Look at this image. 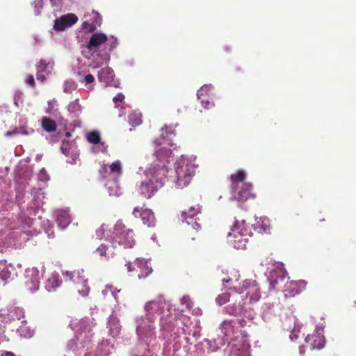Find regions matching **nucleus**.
<instances>
[{"label":"nucleus","instance_id":"nucleus-39","mask_svg":"<svg viewBox=\"0 0 356 356\" xmlns=\"http://www.w3.org/2000/svg\"><path fill=\"white\" fill-rule=\"evenodd\" d=\"M83 29L87 30L88 32H93L96 30V25L88 23V22H84L82 24Z\"/></svg>","mask_w":356,"mask_h":356},{"label":"nucleus","instance_id":"nucleus-15","mask_svg":"<svg viewBox=\"0 0 356 356\" xmlns=\"http://www.w3.org/2000/svg\"><path fill=\"white\" fill-rule=\"evenodd\" d=\"M72 329L75 330L76 337L78 339L82 337L83 334H85V337H91V327L90 325L84 320H74L72 321L70 325Z\"/></svg>","mask_w":356,"mask_h":356},{"label":"nucleus","instance_id":"nucleus-27","mask_svg":"<svg viewBox=\"0 0 356 356\" xmlns=\"http://www.w3.org/2000/svg\"><path fill=\"white\" fill-rule=\"evenodd\" d=\"M108 326L110 329V333L113 335V337L118 335L121 330L120 321L113 316H111L109 318Z\"/></svg>","mask_w":356,"mask_h":356},{"label":"nucleus","instance_id":"nucleus-26","mask_svg":"<svg viewBox=\"0 0 356 356\" xmlns=\"http://www.w3.org/2000/svg\"><path fill=\"white\" fill-rule=\"evenodd\" d=\"M41 127L46 132L52 133L56 131L57 124L54 120L48 117H42Z\"/></svg>","mask_w":356,"mask_h":356},{"label":"nucleus","instance_id":"nucleus-55","mask_svg":"<svg viewBox=\"0 0 356 356\" xmlns=\"http://www.w3.org/2000/svg\"><path fill=\"white\" fill-rule=\"evenodd\" d=\"M66 136L70 137V134L69 132H67L66 133Z\"/></svg>","mask_w":356,"mask_h":356},{"label":"nucleus","instance_id":"nucleus-11","mask_svg":"<svg viewBox=\"0 0 356 356\" xmlns=\"http://www.w3.org/2000/svg\"><path fill=\"white\" fill-rule=\"evenodd\" d=\"M231 348L229 351L230 356H250V344L244 338L239 340L232 341Z\"/></svg>","mask_w":356,"mask_h":356},{"label":"nucleus","instance_id":"nucleus-44","mask_svg":"<svg viewBox=\"0 0 356 356\" xmlns=\"http://www.w3.org/2000/svg\"><path fill=\"white\" fill-rule=\"evenodd\" d=\"M10 273L8 271V270L7 269H3L1 273H0V277L2 280H6L7 279L9 278L10 277Z\"/></svg>","mask_w":356,"mask_h":356},{"label":"nucleus","instance_id":"nucleus-54","mask_svg":"<svg viewBox=\"0 0 356 356\" xmlns=\"http://www.w3.org/2000/svg\"><path fill=\"white\" fill-rule=\"evenodd\" d=\"M222 281L223 282H229V280H226V279H222Z\"/></svg>","mask_w":356,"mask_h":356},{"label":"nucleus","instance_id":"nucleus-30","mask_svg":"<svg viewBox=\"0 0 356 356\" xmlns=\"http://www.w3.org/2000/svg\"><path fill=\"white\" fill-rule=\"evenodd\" d=\"M280 273L282 275L280 276V280H282L284 279L285 276L284 275V272H282L281 270L277 272V270H275L274 272H272L270 273V289H275L277 284H278V280L277 279H274V277L278 274Z\"/></svg>","mask_w":356,"mask_h":356},{"label":"nucleus","instance_id":"nucleus-52","mask_svg":"<svg viewBox=\"0 0 356 356\" xmlns=\"http://www.w3.org/2000/svg\"><path fill=\"white\" fill-rule=\"evenodd\" d=\"M4 356H15V354L12 352L6 351L4 353Z\"/></svg>","mask_w":356,"mask_h":356},{"label":"nucleus","instance_id":"nucleus-49","mask_svg":"<svg viewBox=\"0 0 356 356\" xmlns=\"http://www.w3.org/2000/svg\"><path fill=\"white\" fill-rule=\"evenodd\" d=\"M40 66H38V68H41V70H44L46 67V65L44 63V60H41L40 63Z\"/></svg>","mask_w":356,"mask_h":356},{"label":"nucleus","instance_id":"nucleus-24","mask_svg":"<svg viewBox=\"0 0 356 356\" xmlns=\"http://www.w3.org/2000/svg\"><path fill=\"white\" fill-rule=\"evenodd\" d=\"M209 86H202L200 90H197V98L200 100L201 104L202 106L207 109H209L213 106H214V104L211 102L208 97H206L204 92L208 90Z\"/></svg>","mask_w":356,"mask_h":356},{"label":"nucleus","instance_id":"nucleus-9","mask_svg":"<svg viewBox=\"0 0 356 356\" xmlns=\"http://www.w3.org/2000/svg\"><path fill=\"white\" fill-rule=\"evenodd\" d=\"M132 215L138 218H140L143 224L148 227H154L156 220L152 211L147 208L136 207L132 211Z\"/></svg>","mask_w":356,"mask_h":356},{"label":"nucleus","instance_id":"nucleus-51","mask_svg":"<svg viewBox=\"0 0 356 356\" xmlns=\"http://www.w3.org/2000/svg\"><path fill=\"white\" fill-rule=\"evenodd\" d=\"M13 135H15V133H14V129L13 131H7L5 134V136H7V137H10V136H12Z\"/></svg>","mask_w":356,"mask_h":356},{"label":"nucleus","instance_id":"nucleus-3","mask_svg":"<svg viewBox=\"0 0 356 356\" xmlns=\"http://www.w3.org/2000/svg\"><path fill=\"white\" fill-rule=\"evenodd\" d=\"M245 323L243 318L224 321L220 326L224 341H232L241 337L242 335L241 329L244 327Z\"/></svg>","mask_w":356,"mask_h":356},{"label":"nucleus","instance_id":"nucleus-4","mask_svg":"<svg viewBox=\"0 0 356 356\" xmlns=\"http://www.w3.org/2000/svg\"><path fill=\"white\" fill-rule=\"evenodd\" d=\"M113 239V245L118 243L125 248H132L136 243L134 230L127 228L122 221L115 223Z\"/></svg>","mask_w":356,"mask_h":356},{"label":"nucleus","instance_id":"nucleus-36","mask_svg":"<svg viewBox=\"0 0 356 356\" xmlns=\"http://www.w3.org/2000/svg\"><path fill=\"white\" fill-rule=\"evenodd\" d=\"M261 298V293H260V289L257 291H256L255 293L253 292L252 294L250 295V296H249V298H248V302L250 304H252V303H254V302H257V301L259 300Z\"/></svg>","mask_w":356,"mask_h":356},{"label":"nucleus","instance_id":"nucleus-12","mask_svg":"<svg viewBox=\"0 0 356 356\" xmlns=\"http://www.w3.org/2000/svg\"><path fill=\"white\" fill-rule=\"evenodd\" d=\"M78 21L77 16L74 13H69L61 16L54 21V29L56 31H64L67 27H70Z\"/></svg>","mask_w":356,"mask_h":356},{"label":"nucleus","instance_id":"nucleus-43","mask_svg":"<svg viewBox=\"0 0 356 356\" xmlns=\"http://www.w3.org/2000/svg\"><path fill=\"white\" fill-rule=\"evenodd\" d=\"M107 170H108V166L106 165H102L99 173L101 175L102 178L106 179L107 178Z\"/></svg>","mask_w":356,"mask_h":356},{"label":"nucleus","instance_id":"nucleus-50","mask_svg":"<svg viewBox=\"0 0 356 356\" xmlns=\"http://www.w3.org/2000/svg\"><path fill=\"white\" fill-rule=\"evenodd\" d=\"M37 79L38 80H40L41 81H44L45 80V76L43 74H38L37 75Z\"/></svg>","mask_w":356,"mask_h":356},{"label":"nucleus","instance_id":"nucleus-40","mask_svg":"<svg viewBox=\"0 0 356 356\" xmlns=\"http://www.w3.org/2000/svg\"><path fill=\"white\" fill-rule=\"evenodd\" d=\"M105 234V229L104 227V225L101 226L99 228H98L95 232V238L97 239H102ZM92 237H95V236H92Z\"/></svg>","mask_w":356,"mask_h":356},{"label":"nucleus","instance_id":"nucleus-2","mask_svg":"<svg viewBox=\"0 0 356 356\" xmlns=\"http://www.w3.org/2000/svg\"><path fill=\"white\" fill-rule=\"evenodd\" d=\"M146 317L138 322L137 333L142 339L151 337L154 329L152 323L157 317H160L164 326L168 323V316L170 309L167 303L163 300L149 301L145 305Z\"/></svg>","mask_w":356,"mask_h":356},{"label":"nucleus","instance_id":"nucleus-42","mask_svg":"<svg viewBox=\"0 0 356 356\" xmlns=\"http://www.w3.org/2000/svg\"><path fill=\"white\" fill-rule=\"evenodd\" d=\"M124 99V95L120 92L118 93L113 99V102L117 104L118 102H122Z\"/></svg>","mask_w":356,"mask_h":356},{"label":"nucleus","instance_id":"nucleus-19","mask_svg":"<svg viewBox=\"0 0 356 356\" xmlns=\"http://www.w3.org/2000/svg\"><path fill=\"white\" fill-rule=\"evenodd\" d=\"M229 178L232 182V193H234L238 190L240 185L245 183L244 181L246 178V174L243 170H238L236 172L232 174Z\"/></svg>","mask_w":356,"mask_h":356},{"label":"nucleus","instance_id":"nucleus-5","mask_svg":"<svg viewBox=\"0 0 356 356\" xmlns=\"http://www.w3.org/2000/svg\"><path fill=\"white\" fill-rule=\"evenodd\" d=\"M177 185L184 188L188 186L195 175V165L188 159H181L177 164Z\"/></svg>","mask_w":356,"mask_h":356},{"label":"nucleus","instance_id":"nucleus-38","mask_svg":"<svg viewBox=\"0 0 356 356\" xmlns=\"http://www.w3.org/2000/svg\"><path fill=\"white\" fill-rule=\"evenodd\" d=\"M108 245L105 244H102L100 246H99L96 251L100 256H106V252L110 251Z\"/></svg>","mask_w":356,"mask_h":356},{"label":"nucleus","instance_id":"nucleus-46","mask_svg":"<svg viewBox=\"0 0 356 356\" xmlns=\"http://www.w3.org/2000/svg\"><path fill=\"white\" fill-rule=\"evenodd\" d=\"M84 80L86 83H92L94 81L95 79L92 74H88L85 76Z\"/></svg>","mask_w":356,"mask_h":356},{"label":"nucleus","instance_id":"nucleus-33","mask_svg":"<svg viewBox=\"0 0 356 356\" xmlns=\"http://www.w3.org/2000/svg\"><path fill=\"white\" fill-rule=\"evenodd\" d=\"M177 325L181 323L184 327H188L191 324V318L188 316L180 314L176 319Z\"/></svg>","mask_w":356,"mask_h":356},{"label":"nucleus","instance_id":"nucleus-34","mask_svg":"<svg viewBox=\"0 0 356 356\" xmlns=\"http://www.w3.org/2000/svg\"><path fill=\"white\" fill-rule=\"evenodd\" d=\"M230 294L228 293H222V294L218 295L216 298V302L219 305H222L230 300Z\"/></svg>","mask_w":356,"mask_h":356},{"label":"nucleus","instance_id":"nucleus-23","mask_svg":"<svg viewBox=\"0 0 356 356\" xmlns=\"http://www.w3.org/2000/svg\"><path fill=\"white\" fill-rule=\"evenodd\" d=\"M56 221L58 227L64 229L71 222V216L67 211L60 210L56 212Z\"/></svg>","mask_w":356,"mask_h":356},{"label":"nucleus","instance_id":"nucleus-1","mask_svg":"<svg viewBox=\"0 0 356 356\" xmlns=\"http://www.w3.org/2000/svg\"><path fill=\"white\" fill-rule=\"evenodd\" d=\"M156 159L145 171L146 179L142 181L139 192L145 198H151L161 188L167 178L168 159L172 152L165 147L156 150L154 154Z\"/></svg>","mask_w":356,"mask_h":356},{"label":"nucleus","instance_id":"nucleus-29","mask_svg":"<svg viewBox=\"0 0 356 356\" xmlns=\"http://www.w3.org/2000/svg\"><path fill=\"white\" fill-rule=\"evenodd\" d=\"M129 122L133 127H136L142 123V115L140 113L132 112L129 115Z\"/></svg>","mask_w":356,"mask_h":356},{"label":"nucleus","instance_id":"nucleus-18","mask_svg":"<svg viewBox=\"0 0 356 356\" xmlns=\"http://www.w3.org/2000/svg\"><path fill=\"white\" fill-rule=\"evenodd\" d=\"M240 289L241 291L238 293L241 295L242 293L245 292V300L246 301L253 292L255 293L260 289L255 280H246L243 282Z\"/></svg>","mask_w":356,"mask_h":356},{"label":"nucleus","instance_id":"nucleus-20","mask_svg":"<svg viewBox=\"0 0 356 356\" xmlns=\"http://www.w3.org/2000/svg\"><path fill=\"white\" fill-rule=\"evenodd\" d=\"M252 225L254 229L260 234L269 233L270 229V220L267 218H257Z\"/></svg>","mask_w":356,"mask_h":356},{"label":"nucleus","instance_id":"nucleus-45","mask_svg":"<svg viewBox=\"0 0 356 356\" xmlns=\"http://www.w3.org/2000/svg\"><path fill=\"white\" fill-rule=\"evenodd\" d=\"M26 82L32 87L35 86V80L33 75H28L26 79Z\"/></svg>","mask_w":356,"mask_h":356},{"label":"nucleus","instance_id":"nucleus-13","mask_svg":"<svg viewBox=\"0 0 356 356\" xmlns=\"http://www.w3.org/2000/svg\"><path fill=\"white\" fill-rule=\"evenodd\" d=\"M161 141H160V139L159 138H156L154 140V143L156 146H160V147L158 148L156 150L162 147H165L168 149L172 150L171 149L167 147L168 145L171 147L173 145L172 143L171 142V138L168 139L167 138H170L171 136L175 135L174 129L170 127L165 126L161 129ZM171 152H172V151Z\"/></svg>","mask_w":356,"mask_h":356},{"label":"nucleus","instance_id":"nucleus-25","mask_svg":"<svg viewBox=\"0 0 356 356\" xmlns=\"http://www.w3.org/2000/svg\"><path fill=\"white\" fill-rule=\"evenodd\" d=\"M62 284V280L58 273H51L47 280L46 288L49 291H54Z\"/></svg>","mask_w":356,"mask_h":356},{"label":"nucleus","instance_id":"nucleus-14","mask_svg":"<svg viewBox=\"0 0 356 356\" xmlns=\"http://www.w3.org/2000/svg\"><path fill=\"white\" fill-rule=\"evenodd\" d=\"M237 191L232 193L238 201L245 202L250 198H254L255 195L252 193V185L250 183H243Z\"/></svg>","mask_w":356,"mask_h":356},{"label":"nucleus","instance_id":"nucleus-56","mask_svg":"<svg viewBox=\"0 0 356 356\" xmlns=\"http://www.w3.org/2000/svg\"><path fill=\"white\" fill-rule=\"evenodd\" d=\"M181 328H182L183 332H184V333H185V332H186V330H185V328H184V327H181Z\"/></svg>","mask_w":356,"mask_h":356},{"label":"nucleus","instance_id":"nucleus-31","mask_svg":"<svg viewBox=\"0 0 356 356\" xmlns=\"http://www.w3.org/2000/svg\"><path fill=\"white\" fill-rule=\"evenodd\" d=\"M82 280H83V284L77 285L76 288H77V290H78L79 293L82 296H87L88 295V293H89V291H90V287L87 284V279L83 277Z\"/></svg>","mask_w":356,"mask_h":356},{"label":"nucleus","instance_id":"nucleus-47","mask_svg":"<svg viewBox=\"0 0 356 356\" xmlns=\"http://www.w3.org/2000/svg\"><path fill=\"white\" fill-rule=\"evenodd\" d=\"M81 278H79V279L74 278V279L73 280V282H74L75 284H76V285H79V284H83V280H82V279H83V277H84V278H85V275H83L81 274Z\"/></svg>","mask_w":356,"mask_h":356},{"label":"nucleus","instance_id":"nucleus-16","mask_svg":"<svg viewBox=\"0 0 356 356\" xmlns=\"http://www.w3.org/2000/svg\"><path fill=\"white\" fill-rule=\"evenodd\" d=\"M305 341L312 349H321L325 344L323 335L318 331L312 334H308L305 338Z\"/></svg>","mask_w":356,"mask_h":356},{"label":"nucleus","instance_id":"nucleus-35","mask_svg":"<svg viewBox=\"0 0 356 356\" xmlns=\"http://www.w3.org/2000/svg\"><path fill=\"white\" fill-rule=\"evenodd\" d=\"M64 276H65L67 278H68L70 280H72L74 278L79 279L81 277V272L76 271V272H70V271H66L63 273Z\"/></svg>","mask_w":356,"mask_h":356},{"label":"nucleus","instance_id":"nucleus-32","mask_svg":"<svg viewBox=\"0 0 356 356\" xmlns=\"http://www.w3.org/2000/svg\"><path fill=\"white\" fill-rule=\"evenodd\" d=\"M87 140L92 144H98L100 142V135L97 131H91L87 135Z\"/></svg>","mask_w":356,"mask_h":356},{"label":"nucleus","instance_id":"nucleus-6","mask_svg":"<svg viewBox=\"0 0 356 356\" xmlns=\"http://www.w3.org/2000/svg\"><path fill=\"white\" fill-rule=\"evenodd\" d=\"M250 232L244 219L236 220L231 229V232L228 233L227 236H233L234 239L231 240V242L236 248L244 249L246 246L247 240L243 237L249 235Z\"/></svg>","mask_w":356,"mask_h":356},{"label":"nucleus","instance_id":"nucleus-10","mask_svg":"<svg viewBox=\"0 0 356 356\" xmlns=\"http://www.w3.org/2000/svg\"><path fill=\"white\" fill-rule=\"evenodd\" d=\"M232 299L234 302L229 304L225 307L227 312L232 315L241 314L246 308V301L244 300V296L235 293L232 296Z\"/></svg>","mask_w":356,"mask_h":356},{"label":"nucleus","instance_id":"nucleus-37","mask_svg":"<svg viewBox=\"0 0 356 356\" xmlns=\"http://www.w3.org/2000/svg\"><path fill=\"white\" fill-rule=\"evenodd\" d=\"M60 150L65 156L69 155L70 151V143L67 140H63L60 147Z\"/></svg>","mask_w":356,"mask_h":356},{"label":"nucleus","instance_id":"nucleus-48","mask_svg":"<svg viewBox=\"0 0 356 356\" xmlns=\"http://www.w3.org/2000/svg\"><path fill=\"white\" fill-rule=\"evenodd\" d=\"M182 301H185L186 302V306L188 308H190L192 307L191 302H190V299L188 297H184L182 299Z\"/></svg>","mask_w":356,"mask_h":356},{"label":"nucleus","instance_id":"nucleus-28","mask_svg":"<svg viewBox=\"0 0 356 356\" xmlns=\"http://www.w3.org/2000/svg\"><path fill=\"white\" fill-rule=\"evenodd\" d=\"M108 168L110 174L113 176V178H118L122 174V163L119 160L113 162Z\"/></svg>","mask_w":356,"mask_h":356},{"label":"nucleus","instance_id":"nucleus-17","mask_svg":"<svg viewBox=\"0 0 356 356\" xmlns=\"http://www.w3.org/2000/svg\"><path fill=\"white\" fill-rule=\"evenodd\" d=\"M107 40V36L102 33H95L92 35L90 40L86 44L90 51H97V49Z\"/></svg>","mask_w":356,"mask_h":356},{"label":"nucleus","instance_id":"nucleus-8","mask_svg":"<svg viewBox=\"0 0 356 356\" xmlns=\"http://www.w3.org/2000/svg\"><path fill=\"white\" fill-rule=\"evenodd\" d=\"M200 207L199 204L191 206L188 210L181 213V219L186 222L188 225H191L193 230L197 231L200 228V225L197 222L199 218L198 214L200 213Z\"/></svg>","mask_w":356,"mask_h":356},{"label":"nucleus","instance_id":"nucleus-7","mask_svg":"<svg viewBox=\"0 0 356 356\" xmlns=\"http://www.w3.org/2000/svg\"><path fill=\"white\" fill-rule=\"evenodd\" d=\"M127 270L132 273L131 275H136L138 279L145 278L152 272V267L147 260L136 259L133 263H129Z\"/></svg>","mask_w":356,"mask_h":356},{"label":"nucleus","instance_id":"nucleus-53","mask_svg":"<svg viewBox=\"0 0 356 356\" xmlns=\"http://www.w3.org/2000/svg\"><path fill=\"white\" fill-rule=\"evenodd\" d=\"M95 14H96V15H97L96 22L97 23V18H98V19H100V15H99V14L97 12H96V13H95Z\"/></svg>","mask_w":356,"mask_h":356},{"label":"nucleus","instance_id":"nucleus-21","mask_svg":"<svg viewBox=\"0 0 356 356\" xmlns=\"http://www.w3.org/2000/svg\"><path fill=\"white\" fill-rule=\"evenodd\" d=\"M306 282L303 280L289 282L286 289L289 291V296H294L300 293L306 288Z\"/></svg>","mask_w":356,"mask_h":356},{"label":"nucleus","instance_id":"nucleus-22","mask_svg":"<svg viewBox=\"0 0 356 356\" xmlns=\"http://www.w3.org/2000/svg\"><path fill=\"white\" fill-rule=\"evenodd\" d=\"M114 76L113 70L111 68L106 67L99 72L98 80L100 82L104 83L106 86H110L111 82L113 81Z\"/></svg>","mask_w":356,"mask_h":356},{"label":"nucleus","instance_id":"nucleus-41","mask_svg":"<svg viewBox=\"0 0 356 356\" xmlns=\"http://www.w3.org/2000/svg\"><path fill=\"white\" fill-rule=\"evenodd\" d=\"M14 133L15 134H23V135H28L29 133V131L24 128V127H18L14 129Z\"/></svg>","mask_w":356,"mask_h":356}]
</instances>
